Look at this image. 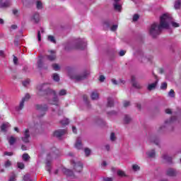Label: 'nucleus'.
I'll use <instances>...</instances> for the list:
<instances>
[{"label":"nucleus","mask_w":181,"mask_h":181,"mask_svg":"<svg viewBox=\"0 0 181 181\" xmlns=\"http://www.w3.org/2000/svg\"><path fill=\"white\" fill-rule=\"evenodd\" d=\"M165 28H168V24H165V16H161L160 18V25L156 23H153L150 27L149 33L152 37H156V36L160 35L162 30L165 29Z\"/></svg>","instance_id":"1"},{"label":"nucleus","mask_w":181,"mask_h":181,"mask_svg":"<svg viewBox=\"0 0 181 181\" xmlns=\"http://www.w3.org/2000/svg\"><path fill=\"white\" fill-rule=\"evenodd\" d=\"M60 156V153L55 148H52V151L47 154L45 169L50 173L52 169V160L57 159Z\"/></svg>","instance_id":"2"},{"label":"nucleus","mask_w":181,"mask_h":181,"mask_svg":"<svg viewBox=\"0 0 181 181\" xmlns=\"http://www.w3.org/2000/svg\"><path fill=\"white\" fill-rule=\"evenodd\" d=\"M38 95H49V94H56V90L49 88V84L42 83L37 87Z\"/></svg>","instance_id":"3"},{"label":"nucleus","mask_w":181,"mask_h":181,"mask_svg":"<svg viewBox=\"0 0 181 181\" xmlns=\"http://www.w3.org/2000/svg\"><path fill=\"white\" fill-rule=\"evenodd\" d=\"M161 16H165L164 25H168L165 29H169V28H170V25L171 26H173V28H179L180 26V24H179V23H176V21H175V20L172 18L170 14L164 13Z\"/></svg>","instance_id":"4"},{"label":"nucleus","mask_w":181,"mask_h":181,"mask_svg":"<svg viewBox=\"0 0 181 181\" xmlns=\"http://www.w3.org/2000/svg\"><path fill=\"white\" fill-rule=\"evenodd\" d=\"M49 95H52V99L49 100V104H52V105H56L57 111L58 112L59 115L61 114H63V111L60 110V107L59 105H60V102L59 101V97L57 96V93L55 94H49Z\"/></svg>","instance_id":"5"},{"label":"nucleus","mask_w":181,"mask_h":181,"mask_svg":"<svg viewBox=\"0 0 181 181\" xmlns=\"http://www.w3.org/2000/svg\"><path fill=\"white\" fill-rule=\"evenodd\" d=\"M87 46V41L84 39H78L77 44L75 47H74V49H79L80 50H84Z\"/></svg>","instance_id":"6"},{"label":"nucleus","mask_w":181,"mask_h":181,"mask_svg":"<svg viewBox=\"0 0 181 181\" xmlns=\"http://www.w3.org/2000/svg\"><path fill=\"white\" fill-rule=\"evenodd\" d=\"M69 77L72 78L73 80H76V81H81V80H84L86 77H87V74L83 73L81 74H73L72 75H69Z\"/></svg>","instance_id":"7"},{"label":"nucleus","mask_w":181,"mask_h":181,"mask_svg":"<svg viewBox=\"0 0 181 181\" xmlns=\"http://www.w3.org/2000/svg\"><path fill=\"white\" fill-rule=\"evenodd\" d=\"M71 163L74 166V168L75 169V170L76 172L80 173V172L83 171V163H81V162L78 161V162L76 163L74 160H72Z\"/></svg>","instance_id":"8"},{"label":"nucleus","mask_w":181,"mask_h":181,"mask_svg":"<svg viewBox=\"0 0 181 181\" xmlns=\"http://www.w3.org/2000/svg\"><path fill=\"white\" fill-rule=\"evenodd\" d=\"M36 110H37L38 112L41 114V117L45 115V112L47 111V105H37Z\"/></svg>","instance_id":"9"},{"label":"nucleus","mask_w":181,"mask_h":181,"mask_svg":"<svg viewBox=\"0 0 181 181\" xmlns=\"http://www.w3.org/2000/svg\"><path fill=\"white\" fill-rule=\"evenodd\" d=\"M30 98V95L26 94L24 98H22L20 102L19 106L16 107L17 111H21V110H23V105H25V101H28Z\"/></svg>","instance_id":"10"},{"label":"nucleus","mask_w":181,"mask_h":181,"mask_svg":"<svg viewBox=\"0 0 181 181\" xmlns=\"http://www.w3.org/2000/svg\"><path fill=\"white\" fill-rule=\"evenodd\" d=\"M30 138V133L29 132V129H25L23 132L22 141L25 144L29 142V139Z\"/></svg>","instance_id":"11"},{"label":"nucleus","mask_w":181,"mask_h":181,"mask_svg":"<svg viewBox=\"0 0 181 181\" xmlns=\"http://www.w3.org/2000/svg\"><path fill=\"white\" fill-rule=\"evenodd\" d=\"M49 54L47 56V60H49V62H54V60H56V52L51 50L49 51Z\"/></svg>","instance_id":"12"},{"label":"nucleus","mask_w":181,"mask_h":181,"mask_svg":"<svg viewBox=\"0 0 181 181\" xmlns=\"http://www.w3.org/2000/svg\"><path fill=\"white\" fill-rule=\"evenodd\" d=\"M31 21L32 22H34V23H39L40 21V16L39 15V13H35L31 16Z\"/></svg>","instance_id":"13"},{"label":"nucleus","mask_w":181,"mask_h":181,"mask_svg":"<svg viewBox=\"0 0 181 181\" xmlns=\"http://www.w3.org/2000/svg\"><path fill=\"white\" fill-rule=\"evenodd\" d=\"M166 175L168 176L175 177L177 175V172L175 169L169 168L166 171Z\"/></svg>","instance_id":"14"},{"label":"nucleus","mask_w":181,"mask_h":181,"mask_svg":"<svg viewBox=\"0 0 181 181\" xmlns=\"http://www.w3.org/2000/svg\"><path fill=\"white\" fill-rule=\"evenodd\" d=\"M64 134H66V130L59 129V130H57L54 132V136H57V138H60L61 136H63V135H64Z\"/></svg>","instance_id":"15"},{"label":"nucleus","mask_w":181,"mask_h":181,"mask_svg":"<svg viewBox=\"0 0 181 181\" xmlns=\"http://www.w3.org/2000/svg\"><path fill=\"white\" fill-rule=\"evenodd\" d=\"M132 86L134 87V88H137L138 90L142 88V86L139 84L136 81H135V78H132Z\"/></svg>","instance_id":"16"},{"label":"nucleus","mask_w":181,"mask_h":181,"mask_svg":"<svg viewBox=\"0 0 181 181\" xmlns=\"http://www.w3.org/2000/svg\"><path fill=\"white\" fill-rule=\"evenodd\" d=\"M10 3L8 0H0V8H8Z\"/></svg>","instance_id":"17"},{"label":"nucleus","mask_w":181,"mask_h":181,"mask_svg":"<svg viewBox=\"0 0 181 181\" xmlns=\"http://www.w3.org/2000/svg\"><path fill=\"white\" fill-rule=\"evenodd\" d=\"M75 148L76 149H81L83 148V144H81V139L80 137L76 139Z\"/></svg>","instance_id":"18"},{"label":"nucleus","mask_w":181,"mask_h":181,"mask_svg":"<svg viewBox=\"0 0 181 181\" xmlns=\"http://www.w3.org/2000/svg\"><path fill=\"white\" fill-rule=\"evenodd\" d=\"M63 172L66 176H69L70 177H74V173L72 170L66 168L63 169Z\"/></svg>","instance_id":"19"},{"label":"nucleus","mask_w":181,"mask_h":181,"mask_svg":"<svg viewBox=\"0 0 181 181\" xmlns=\"http://www.w3.org/2000/svg\"><path fill=\"white\" fill-rule=\"evenodd\" d=\"M119 2V0H114L113 6L115 11H118L119 12L121 11V5L118 4Z\"/></svg>","instance_id":"20"},{"label":"nucleus","mask_w":181,"mask_h":181,"mask_svg":"<svg viewBox=\"0 0 181 181\" xmlns=\"http://www.w3.org/2000/svg\"><path fill=\"white\" fill-rule=\"evenodd\" d=\"M157 86H158V81H156L153 83L148 84L147 87V90H148V91H152V90H155Z\"/></svg>","instance_id":"21"},{"label":"nucleus","mask_w":181,"mask_h":181,"mask_svg":"<svg viewBox=\"0 0 181 181\" xmlns=\"http://www.w3.org/2000/svg\"><path fill=\"white\" fill-rule=\"evenodd\" d=\"M9 127H11L9 123H4L1 126V131H2V132H6L8 131V129L9 128Z\"/></svg>","instance_id":"22"},{"label":"nucleus","mask_w":181,"mask_h":181,"mask_svg":"<svg viewBox=\"0 0 181 181\" xmlns=\"http://www.w3.org/2000/svg\"><path fill=\"white\" fill-rule=\"evenodd\" d=\"M90 98L92 100H99L100 99V94L98 93L93 91L91 93Z\"/></svg>","instance_id":"23"},{"label":"nucleus","mask_w":181,"mask_h":181,"mask_svg":"<svg viewBox=\"0 0 181 181\" xmlns=\"http://www.w3.org/2000/svg\"><path fill=\"white\" fill-rule=\"evenodd\" d=\"M8 141L9 145H13L15 142H16V138H15L13 136H11L8 138Z\"/></svg>","instance_id":"24"},{"label":"nucleus","mask_w":181,"mask_h":181,"mask_svg":"<svg viewBox=\"0 0 181 181\" xmlns=\"http://www.w3.org/2000/svg\"><path fill=\"white\" fill-rule=\"evenodd\" d=\"M146 155L148 158H155V150H151L147 151Z\"/></svg>","instance_id":"25"},{"label":"nucleus","mask_w":181,"mask_h":181,"mask_svg":"<svg viewBox=\"0 0 181 181\" xmlns=\"http://www.w3.org/2000/svg\"><path fill=\"white\" fill-rule=\"evenodd\" d=\"M163 160H165V162H168V163L172 162V157L168 156V154H164L163 156Z\"/></svg>","instance_id":"26"},{"label":"nucleus","mask_w":181,"mask_h":181,"mask_svg":"<svg viewBox=\"0 0 181 181\" xmlns=\"http://www.w3.org/2000/svg\"><path fill=\"white\" fill-rule=\"evenodd\" d=\"M35 5H36L37 9H38V10L43 9V3H42V1H37L35 3Z\"/></svg>","instance_id":"27"},{"label":"nucleus","mask_w":181,"mask_h":181,"mask_svg":"<svg viewBox=\"0 0 181 181\" xmlns=\"http://www.w3.org/2000/svg\"><path fill=\"white\" fill-rule=\"evenodd\" d=\"M180 6H181V0H176L174 4L175 9H180Z\"/></svg>","instance_id":"28"},{"label":"nucleus","mask_w":181,"mask_h":181,"mask_svg":"<svg viewBox=\"0 0 181 181\" xmlns=\"http://www.w3.org/2000/svg\"><path fill=\"white\" fill-rule=\"evenodd\" d=\"M107 107H114V99L112 98H107Z\"/></svg>","instance_id":"29"},{"label":"nucleus","mask_w":181,"mask_h":181,"mask_svg":"<svg viewBox=\"0 0 181 181\" xmlns=\"http://www.w3.org/2000/svg\"><path fill=\"white\" fill-rule=\"evenodd\" d=\"M132 170H134V172H138L141 170V167L138 165V164H133L132 166Z\"/></svg>","instance_id":"30"},{"label":"nucleus","mask_w":181,"mask_h":181,"mask_svg":"<svg viewBox=\"0 0 181 181\" xmlns=\"http://www.w3.org/2000/svg\"><path fill=\"white\" fill-rule=\"evenodd\" d=\"M33 127L34 128V129H39V128H42V124L40 123V122H34Z\"/></svg>","instance_id":"31"},{"label":"nucleus","mask_w":181,"mask_h":181,"mask_svg":"<svg viewBox=\"0 0 181 181\" xmlns=\"http://www.w3.org/2000/svg\"><path fill=\"white\" fill-rule=\"evenodd\" d=\"M59 97H62L63 95H66L67 94V90L66 89H62L58 92Z\"/></svg>","instance_id":"32"},{"label":"nucleus","mask_w":181,"mask_h":181,"mask_svg":"<svg viewBox=\"0 0 181 181\" xmlns=\"http://www.w3.org/2000/svg\"><path fill=\"white\" fill-rule=\"evenodd\" d=\"M30 159V156H29V154L24 153L23 155V160H24V162H28Z\"/></svg>","instance_id":"33"},{"label":"nucleus","mask_w":181,"mask_h":181,"mask_svg":"<svg viewBox=\"0 0 181 181\" xmlns=\"http://www.w3.org/2000/svg\"><path fill=\"white\" fill-rule=\"evenodd\" d=\"M110 139L111 142H115V141H117V136H115V133L114 132L111 133Z\"/></svg>","instance_id":"34"},{"label":"nucleus","mask_w":181,"mask_h":181,"mask_svg":"<svg viewBox=\"0 0 181 181\" xmlns=\"http://www.w3.org/2000/svg\"><path fill=\"white\" fill-rule=\"evenodd\" d=\"M131 117H129V115L124 116V122H125V124H129L131 122Z\"/></svg>","instance_id":"35"},{"label":"nucleus","mask_w":181,"mask_h":181,"mask_svg":"<svg viewBox=\"0 0 181 181\" xmlns=\"http://www.w3.org/2000/svg\"><path fill=\"white\" fill-rule=\"evenodd\" d=\"M52 78L54 81H60V76L57 74H54L52 75Z\"/></svg>","instance_id":"36"},{"label":"nucleus","mask_w":181,"mask_h":181,"mask_svg":"<svg viewBox=\"0 0 181 181\" xmlns=\"http://www.w3.org/2000/svg\"><path fill=\"white\" fill-rule=\"evenodd\" d=\"M61 124H62V125H69V119H67V118H64V119L61 121Z\"/></svg>","instance_id":"37"},{"label":"nucleus","mask_w":181,"mask_h":181,"mask_svg":"<svg viewBox=\"0 0 181 181\" xmlns=\"http://www.w3.org/2000/svg\"><path fill=\"white\" fill-rule=\"evenodd\" d=\"M52 68L55 71H59V70H60V66L57 64H52Z\"/></svg>","instance_id":"38"},{"label":"nucleus","mask_w":181,"mask_h":181,"mask_svg":"<svg viewBox=\"0 0 181 181\" xmlns=\"http://www.w3.org/2000/svg\"><path fill=\"white\" fill-rule=\"evenodd\" d=\"M151 142H153L156 145H159V139H158L156 138H151Z\"/></svg>","instance_id":"39"},{"label":"nucleus","mask_w":181,"mask_h":181,"mask_svg":"<svg viewBox=\"0 0 181 181\" xmlns=\"http://www.w3.org/2000/svg\"><path fill=\"white\" fill-rule=\"evenodd\" d=\"M48 40L49 42H52V43H56V39L53 37V35H49L48 36Z\"/></svg>","instance_id":"40"},{"label":"nucleus","mask_w":181,"mask_h":181,"mask_svg":"<svg viewBox=\"0 0 181 181\" xmlns=\"http://www.w3.org/2000/svg\"><path fill=\"white\" fill-rule=\"evenodd\" d=\"M166 88H168V83H166L165 82H163V83H161L160 89L166 90Z\"/></svg>","instance_id":"41"},{"label":"nucleus","mask_w":181,"mask_h":181,"mask_svg":"<svg viewBox=\"0 0 181 181\" xmlns=\"http://www.w3.org/2000/svg\"><path fill=\"white\" fill-rule=\"evenodd\" d=\"M30 83V80H29V79H27V80L23 81V86L24 87H28V86Z\"/></svg>","instance_id":"42"},{"label":"nucleus","mask_w":181,"mask_h":181,"mask_svg":"<svg viewBox=\"0 0 181 181\" xmlns=\"http://www.w3.org/2000/svg\"><path fill=\"white\" fill-rule=\"evenodd\" d=\"M168 96L171 97V98H173L175 97V90L173 89H171L170 92L168 93Z\"/></svg>","instance_id":"43"},{"label":"nucleus","mask_w":181,"mask_h":181,"mask_svg":"<svg viewBox=\"0 0 181 181\" xmlns=\"http://www.w3.org/2000/svg\"><path fill=\"white\" fill-rule=\"evenodd\" d=\"M103 28H110V21H105L103 22Z\"/></svg>","instance_id":"44"},{"label":"nucleus","mask_w":181,"mask_h":181,"mask_svg":"<svg viewBox=\"0 0 181 181\" xmlns=\"http://www.w3.org/2000/svg\"><path fill=\"white\" fill-rule=\"evenodd\" d=\"M117 175H118V176L124 177V176H125V173L121 170H119L117 171Z\"/></svg>","instance_id":"45"},{"label":"nucleus","mask_w":181,"mask_h":181,"mask_svg":"<svg viewBox=\"0 0 181 181\" xmlns=\"http://www.w3.org/2000/svg\"><path fill=\"white\" fill-rule=\"evenodd\" d=\"M90 153H91V150L90 148H85L86 156H90Z\"/></svg>","instance_id":"46"},{"label":"nucleus","mask_w":181,"mask_h":181,"mask_svg":"<svg viewBox=\"0 0 181 181\" xmlns=\"http://www.w3.org/2000/svg\"><path fill=\"white\" fill-rule=\"evenodd\" d=\"M17 165L19 169H25V164H23V163H18Z\"/></svg>","instance_id":"47"},{"label":"nucleus","mask_w":181,"mask_h":181,"mask_svg":"<svg viewBox=\"0 0 181 181\" xmlns=\"http://www.w3.org/2000/svg\"><path fill=\"white\" fill-rule=\"evenodd\" d=\"M117 29H118V25H113L111 27L110 30H112V32H115V30H117Z\"/></svg>","instance_id":"48"},{"label":"nucleus","mask_w":181,"mask_h":181,"mask_svg":"<svg viewBox=\"0 0 181 181\" xmlns=\"http://www.w3.org/2000/svg\"><path fill=\"white\" fill-rule=\"evenodd\" d=\"M139 19V16L138 14H135L133 16V21L134 22H136V21H138Z\"/></svg>","instance_id":"49"},{"label":"nucleus","mask_w":181,"mask_h":181,"mask_svg":"<svg viewBox=\"0 0 181 181\" xmlns=\"http://www.w3.org/2000/svg\"><path fill=\"white\" fill-rule=\"evenodd\" d=\"M37 64L38 67H42V59H40V58L39 59V60L37 62Z\"/></svg>","instance_id":"50"},{"label":"nucleus","mask_w":181,"mask_h":181,"mask_svg":"<svg viewBox=\"0 0 181 181\" xmlns=\"http://www.w3.org/2000/svg\"><path fill=\"white\" fill-rule=\"evenodd\" d=\"M11 161L10 160H7L5 163H4V166L5 168H9V166H11Z\"/></svg>","instance_id":"51"},{"label":"nucleus","mask_w":181,"mask_h":181,"mask_svg":"<svg viewBox=\"0 0 181 181\" xmlns=\"http://www.w3.org/2000/svg\"><path fill=\"white\" fill-rule=\"evenodd\" d=\"M125 53H127L125 50H120L119 52V56L122 57V56H125Z\"/></svg>","instance_id":"52"},{"label":"nucleus","mask_w":181,"mask_h":181,"mask_svg":"<svg viewBox=\"0 0 181 181\" xmlns=\"http://www.w3.org/2000/svg\"><path fill=\"white\" fill-rule=\"evenodd\" d=\"M123 105L124 107H129V105H131V103H129V101H124Z\"/></svg>","instance_id":"53"},{"label":"nucleus","mask_w":181,"mask_h":181,"mask_svg":"<svg viewBox=\"0 0 181 181\" xmlns=\"http://www.w3.org/2000/svg\"><path fill=\"white\" fill-rule=\"evenodd\" d=\"M4 155L7 156H12V155H13V153L6 151L4 152Z\"/></svg>","instance_id":"54"},{"label":"nucleus","mask_w":181,"mask_h":181,"mask_svg":"<svg viewBox=\"0 0 181 181\" xmlns=\"http://www.w3.org/2000/svg\"><path fill=\"white\" fill-rule=\"evenodd\" d=\"M30 176H29V175H24V177H23V180L24 181H28V180H29V179H30Z\"/></svg>","instance_id":"55"},{"label":"nucleus","mask_w":181,"mask_h":181,"mask_svg":"<svg viewBox=\"0 0 181 181\" xmlns=\"http://www.w3.org/2000/svg\"><path fill=\"white\" fill-rule=\"evenodd\" d=\"M37 39H38V42H41L42 40V37L40 35V31L37 32Z\"/></svg>","instance_id":"56"},{"label":"nucleus","mask_w":181,"mask_h":181,"mask_svg":"<svg viewBox=\"0 0 181 181\" xmlns=\"http://www.w3.org/2000/svg\"><path fill=\"white\" fill-rule=\"evenodd\" d=\"M105 80V76L102 75L99 77V81H101V83H103Z\"/></svg>","instance_id":"57"},{"label":"nucleus","mask_w":181,"mask_h":181,"mask_svg":"<svg viewBox=\"0 0 181 181\" xmlns=\"http://www.w3.org/2000/svg\"><path fill=\"white\" fill-rule=\"evenodd\" d=\"M112 83L115 86H117V84H119V82H117V80H115V79H112Z\"/></svg>","instance_id":"58"},{"label":"nucleus","mask_w":181,"mask_h":181,"mask_svg":"<svg viewBox=\"0 0 181 181\" xmlns=\"http://www.w3.org/2000/svg\"><path fill=\"white\" fill-rule=\"evenodd\" d=\"M13 63L14 64H18V57H13Z\"/></svg>","instance_id":"59"},{"label":"nucleus","mask_w":181,"mask_h":181,"mask_svg":"<svg viewBox=\"0 0 181 181\" xmlns=\"http://www.w3.org/2000/svg\"><path fill=\"white\" fill-rule=\"evenodd\" d=\"M166 114H172V110L170 109H166L165 110Z\"/></svg>","instance_id":"60"},{"label":"nucleus","mask_w":181,"mask_h":181,"mask_svg":"<svg viewBox=\"0 0 181 181\" xmlns=\"http://www.w3.org/2000/svg\"><path fill=\"white\" fill-rule=\"evenodd\" d=\"M105 148L106 151H110V146L109 144H106V145L105 146Z\"/></svg>","instance_id":"61"},{"label":"nucleus","mask_w":181,"mask_h":181,"mask_svg":"<svg viewBox=\"0 0 181 181\" xmlns=\"http://www.w3.org/2000/svg\"><path fill=\"white\" fill-rule=\"evenodd\" d=\"M5 56V53L4 51L0 50V57H4Z\"/></svg>","instance_id":"62"},{"label":"nucleus","mask_w":181,"mask_h":181,"mask_svg":"<svg viewBox=\"0 0 181 181\" xmlns=\"http://www.w3.org/2000/svg\"><path fill=\"white\" fill-rule=\"evenodd\" d=\"M104 181H112V178L106 177L103 179Z\"/></svg>","instance_id":"63"},{"label":"nucleus","mask_w":181,"mask_h":181,"mask_svg":"<svg viewBox=\"0 0 181 181\" xmlns=\"http://www.w3.org/2000/svg\"><path fill=\"white\" fill-rule=\"evenodd\" d=\"M8 181H15V175L11 177Z\"/></svg>","instance_id":"64"}]
</instances>
